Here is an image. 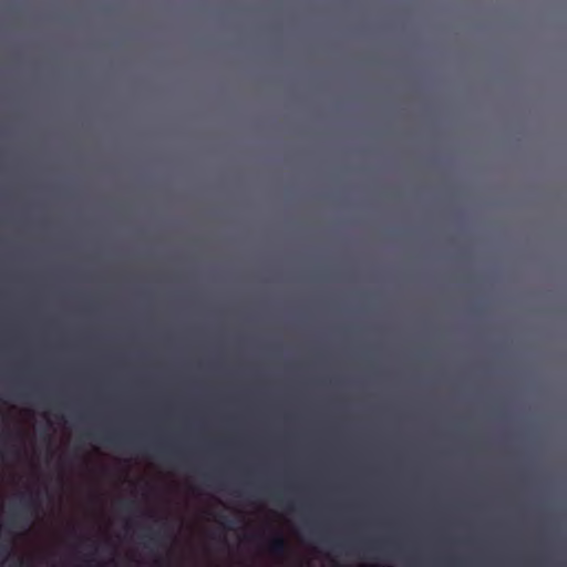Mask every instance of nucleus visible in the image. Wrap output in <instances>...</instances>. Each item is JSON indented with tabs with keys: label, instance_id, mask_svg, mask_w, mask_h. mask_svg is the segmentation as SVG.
<instances>
[{
	"label": "nucleus",
	"instance_id": "nucleus-1",
	"mask_svg": "<svg viewBox=\"0 0 567 567\" xmlns=\"http://www.w3.org/2000/svg\"><path fill=\"white\" fill-rule=\"evenodd\" d=\"M94 439H97L99 441L109 443L111 445H122L128 443L131 440L127 435L123 433H116V432H105L102 434L92 433L91 434Z\"/></svg>",
	"mask_w": 567,
	"mask_h": 567
},
{
	"label": "nucleus",
	"instance_id": "nucleus-2",
	"mask_svg": "<svg viewBox=\"0 0 567 567\" xmlns=\"http://www.w3.org/2000/svg\"><path fill=\"white\" fill-rule=\"evenodd\" d=\"M288 544L284 536L276 535L268 543V551L277 557H281L287 554Z\"/></svg>",
	"mask_w": 567,
	"mask_h": 567
},
{
	"label": "nucleus",
	"instance_id": "nucleus-3",
	"mask_svg": "<svg viewBox=\"0 0 567 567\" xmlns=\"http://www.w3.org/2000/svg\"><path fill=\"white\" fill-rule=\"evenodd\" d=\"M21 507L31 514H37L40 508L39 495L30 493L28 495H21L20 497Z\"/></svg>",
	"mask_w": 567,
	"mask_h": 567
},
{
	"label": "nucleus",
	"instance_id": "nucleus-4",
	"mask_svg": "<svg viewBox=\"0 0 567 567\" xmlns=\"http://www.w3.org/2000/svg\"><path fill=\"white\" fill-rule=\"evenodd\" d=\"M7 554H8L7 547H1L0 548V565L4 563V560L7 558Z\"/></svg>",
	"mask_w": 567,
	"mask_h": 567
},
{
	"label": "nucleus",
	"instance_id": "nucleus-5",
	"mask_svg": "<svg viewBox=\"0 0 567 567\" xmlns=\"http://www.w3.org/2000/svg\"><path fill=\"white\" fill-rule=\"evenodd\" d=\"M20 513L19 512H14L11 516V519H10V523L11 525H14L17 526L18 525V519L20 518Z\"/></svg>",
	"mask_w": 567,
	"mask_h": 567
},
{
	"label": "nucleus",
	"instance_id": "nucleus-6",
	"mask_svg": "<svg viewBox=\"0 0 567 567\" xmlns=\"http://www.w3.org/2000/svg\"><path fill=\"white\" fill-rule=\"evenodd\" d=\"M157 535H158L157 533H150V534L143 535V537L147 538L150 542H156Z\"/></svg>",
	"mask_w": 567,
	"mask_h": 567
},
{
	"label": "nucleus",
	"instance_id": "nucleus-7",
	"mask_svg": "<svg viewBox=\"0 0 567 567\" xmlns=\"http://www.w3.org/2000/svg\"><path fill=\"white\" fill-rule=\"evenodd\" d=\"M134 506V503L133 502H123L122 503V507L125 509V511H131Z\"/></svg>",
	"mask_w": 567,
	"mask_h": 567
},
{
	"label": "nucleus",
	"instance_id": "nucleus-8",
	"mask_svg": "<svg viewBox=\"0 0 567 567\" xmlns=\"http://www.w3.org/2000/svg\"><path fill=\"white\" fill-rule=\"evenodd\" d=\"M95 561V558L93 555L87 556L86 558L82 559V563L87 565L89 563Z\"/></svg>",
	"mask_w": 567,
	"mask_h": 567
},
{
	"label": "nucleus",
	"instance_id": "nucleus-9",
	"mask_svg": "<svg viewBox=\"0 0 567 567\" xmlns=\"http://www.w3.org/2000/svg\"><path fill=\"white\" fill-rule=\"evenodd\" d=\"M365 547H367L368 549H377V547H375V546H373L372 544H368V543L365 544Z\"/></svg>",
	"mask_w": 567,
	"mask_h": 567
},
{
	"label": "nucleus",
	"instance_id": "nucleus-10",
	"mask_svg": "<svg viewBox=\"0 0 567 567\" xmlns=\"http://www.w3.org/2000/svg\"><path fill=\"white\" fill-rule=\"evenodd\" d=\"M275 499L278 504H281L282 503V499L278 496V495H275Z\"/></svg>",
	"mask_w": 567,
	"mask_h": 567
},
{
	"label": "nucleus",
	"instance_id": "nucleus-11",
	"mask_svg": "<svg viewBox=\"0 0 567 567\" xmlns=\"http://www.w3.org/2000/svg\"><path fill=\"white\" fill-rule=\"evenodd\" d=\"M230 523H231L230 520H226V523H225V527H226L227 529H230V528H231Z\"/></svg>",
	"mask_w": 567,
	"mask_h": 567
},
{
	"label": "nucleus",
	"instance_id": "nucleus-12",
	"mask_svg": "<svg viewBox=\"0 0 567 567\" xmlns=\"http://www.w3.org/2000/svg\"><path fill=\"white\" fill-rule=\"evenodd\" d=\"M287 508H289V509H293L292 504H287Z\"/></svg>",
	"mask_w": 567,
	"mask_h": 567
}]
</instances>
